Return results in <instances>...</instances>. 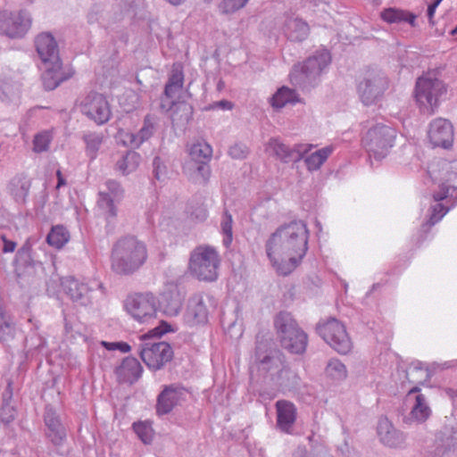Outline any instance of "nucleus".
Returning <instances> with one entry per match:
<instances>
[{"instance_id":"obj_27","label":"nucleus","mask_w":457,"mask_h":457,"mask_svg":"<svg viewBox=\"0 0 457 457\" xmlns=\"http://www.w3.org/2000/svg\"><path fill=\"white\" fill-rule=\"evenodd\" d=\"M183 172L189 180L196 184L205 185L211 176V169L207 162H187L183 166Z\"/></svg>"},{"instance_id":"obj_54","label":"nucleus","mask_w":457,"mask_h":457,"mask_svg":"<svg viewBox=\"0 0 457 457\" xmlns=\"http://www.w3.org/2000/svg\"><path fill=\"white\" fill-rule=\"evenodd\" d=\"M30 251H31V245L29 242H26L21 249H19L17 253V256L19 259L28 258L29 260L31 259L30 257Z\"/></svg>"},{"instance_id":"obj_31","label":"nucleus","mask_w":457,"mask_h":457,"mask_svg":"<svg viewBox=\"0 0 457 457\" xmlns=\"http://www.w3.org/2000/svg\"><path fill=\"white\" fill-rule=\"evenodd\" d=\"M334 148L331 145L322 147L308 155L303 156L302 160L304 161L306 169L310 172L319 170L324 162L328 160L333 153Z\"/></svg>"},{"instance_id":"obj_41","label":"nucleus","mask_w":457,"mask_h":457,"mask_svg":"<svg viewBox=\"0 0 457 457\" xmlns=\"http://www.w3.org/2000/svg\"><path fill=\"white\" fill-rule=\"evenodd\" d=\"M189 154L191 157L189 162H207L212 157V149L205 142H197L190 147Z\"/></svg>"},{"instance_id":"obj_37","label":"nucleus","mask_w":457,"mask_h":457,"mask_svg":"<svg viewBox=\"0 0 457 457\" xmlns=\"http://www.w3.org/2000/svg\"><path fill=\"white\" fill-rule=\"evenodd\" d=\"M141 161V156L133 151H129L123 154L116 162V170L123 175H128L135 171Z\"/></svg>"},{"instance_id":"obj_51","label":"nucleus","mask_w":457,"mask_h":457,"mask_svg":"<svg viewBox=\"0 0 457 457\" xmlns=\"http://www.w3.org/2000/svg\"><path fill=\"white\" fill-rule=\"evenodd\" d=\"M228 154L234 159H244L247 155V147L242 144H235L230 146Z\"/></svg>"},{"instance_id":"obj_9","label":"nucleus","mask_w":457,"mask_h":457,"mask_svg":"<svg viewBox=\"0 0 457 457\" xmlns=\"http://www.w3.org/2000/svg\"><path fill=\"white\" fill-rule=\"evenodd\" d=\"M446 166L447 179L440 185V190L433 194V198L436 202H440L447 197L457 199V162L449 165L444 162ZM449 211L443 204L436 203L431 206V214L428 220L429 226L437 223Z\"/></svg>"},{"instance_id":"obj_59","label":"nucleus","mask_w":457,"mask_h":457,"mask_svg":"<svg viewBox=\"0 0 457 457\" xmlns=\"http://www.w3.org/2000/svg\"><path fill=\"white\" fill-rule=\"evenodd\" d=\"M102 345L107 349V350H116L118 343H108V342H102Z\"/></svg>"},{"instance_id":"obj_42","label":"nucleus","mask_w":457,"mask_h":457,"mask_svg":"<svg viewBox=\"0 0 457 457\" xmlns=\"http://www.w3.org/2000/svg\"><path fill=\"white\" fill-rule=\"evenodd\" d=\"M326 375L335 381H342L347 377L345 365L337 359H331L325 370Z\"/></svg>"},{"instance_id":"obj_39","label":"nucleus","mask_w":457,"mask_h":457,"mask_svg":"<svg viewBox=\"0 0 457 457\" xmlns=\"http://www.w3.org/2000/svg\"><path fill=\"white\" fill-rule=\"evenodd\" d=\"M380 16L383 21L388 23H400L402 21H406L412 26L414 25L416 19L415 15L395 8L385 9L381 12Z\"/></svg>"},{"instance_id":"obj_40","label":"nucleus","mask_w":457,"mask_h":457,"mask_svg":"<svg viewBox=\"0 0 457 457\" xmlns=\"http://www.w3.org/2000/svg\"><path fill=\"white\" fill-rule=\"evenodd\" d=\"M70 239V233L62 225L54 226L46 237V242L56 249L62 248Z\"/></svg>"},{"instance_id":"obj_49","label":"nucleus","mask_w":457,"mask_h":457,"mask_svg":"<svg viewBox=\"0 0 457 457\" xmlns=\"http://www.w3.org/2000/svg\"><path fill=\"white\" fill-rule=\"evenodd\" d=\"M106 189L104 190L106 193H109V195L112 198H116L118 200H120L123 195V189L120 187V184L113 179H109L104 184Z\"/></svg>"},{"instance_id":"obj_8","label":"nucleus","mask_w":457,"mask_h":457,"mask_svg":"<svg viewBox=\"0 0 457 457\" xmlns=\"http://www.w3.org/2000/svg\"><path fill=\"white\" fill-rule=\"evenodd\" d=\"M446 92L443 81L431 76H423L417 79L415 98L420 112L431 115L439 104V100Z\"/></svg>"},{"instance_id":"obj_19","label":"nucleus","mask_w":457,"mask_h":457,"mask_svg":"<svg viewBox=\"0 0 457 457\" xmlns=\"http://www.w3.org/2000/svg\"><path fill=\"white\" fill-rule=\"evenodd\" d=\"M62 285L64 292L74 303L80 306H87L92 303L93 288L87 283L70 277L63 281Z\"/></svg>"},{"instance_id":"obj_50","label":"nucleus","mask_w":457,"mask_h":457,"mask_svg":"<svg viewBox=\"0 0 457 457\" xmlns=\"http://www.w3.org/2000/svg\"><path fill=\"white\" fill-rule=\"evenodd\" d=\"M189 208L191 217L195 219L196 220L204 221L208 216L207 208L204 204V203L197 204V206L195 207L190 205Z\"/></svg>"},{"instance_id":"obj_34","label":"nucleus","mask_w":457,"mask_h":457,"mask_svg":"<svg viewBox=\"0 0 457 457\" xmlns=\"http://www.w3.org/2000/svg\"><path fill=\"white\" fill-rule=\"evenodd\" d=\"M162 304L169 315H177L182 306V297L176 287L162 294Z\"/></svg>"},{"instance_id":"obj_58","label":"nucleus","mask_w":457,"mask_h":457,"mask_svg":"<svg viewBox=\"0 0 457 457\" xmlns=\"http://www.w3.org/2000/svg\"><path fill=\"white\" fill-rule=\"evenodd\" d=\"M118 350L122 353H127L130 350V346L127 343L119 342L117 345Z\"/></svg>"},{"instance_id":"obj_29","label":"nucleus","mask_w":457,"mask_h":457,"mask_svg":"<svg viewBox=\"0 0 457 457\" xmlns=\"http://www.w3.org/2000/svg\"><path fill=\"white\" fill-rule=\"evenodd\" d=\"M31 187V180L25 175L15 176L10 182L9 190L18 204H25Z\"/></svg>"},{"instance_id":"obj_21","label":"nucleus","mask_w":457,"mask_h":457,"mask_svg":"<svg viewBox=\"0 0 457 457\" xmlns=\"http://www.w3.org/2000/svg\"><path fill=\"white\" fill-rule=\"evenodd\" d=\"M377 429L379 440L384 445L397 448L404 445L405 434L396 429L387 418L379 419Z\"/></svg>"},{"instance_id":"obj_18","label":"nucleus","mask_w":457,"mask_h":457,"mask_svg":"<svg viewBox=\"0 0 457 457\" xmlns=\"http://www.w3.org/2000/svg\"><path fill=\"white\" fill-rule=\"evenodd\" d=\"M428 138L434 147L449 148L453 142V129L452 124L445 119H436L428 129Z\"/></svg>"},{"instance_id":"obj_2","label":"nucleus","mask_w":457,"mask_h":457,"mask_svg":"<svg viewBox=\"0 0 457 457\" xmlns=\"http://www.w3.org/2000/svg\"><path fill=\"white\" fill-rule=\"evenodd\" d=\"M147 260L145 245L135 237L120 238L112 246L111 268L118 275H131Z\"/></svg>"},{"instance_id":"obj_28","label":"nucleus","mask_w":457,"mask_h":457,"mask_svg":"<svg viewBox=\"0 0 457 457\" xmlns=\"http://www.w3.org/2000/svg\"><path fill=\"white\" fill-rule=\"evenodd\" d=\"M44 69L42 81L46 90H54L71 76H65L63 74L62 71V62H59L57 67H55V64H44Z\"/></svg>"},{"instance_id":"obj_1","label":"nucleus","mask_w":457,"mask_h":457,"mask_svg":"<svg viewBox=\"0 0 457 457\" xmlns=\"http://www.w3.org/2000/svg\"><path fill=\"white\" fill-rule=\"evenodd\" d=\"M309 230L302 220L278 227L265 243L266 255L278 274H290L308 250Z\"/></svg>"},{"instance_id":"obj_63","label":"nucleus","mask_w":457,"mask_h":457,"mask_svg":"<svg viewBox=\"0 0 457 457\" xmlns=\"http://www.w3.org/2000/svg\"><path fill=\"white\" fill-rule=\"evenodd\" d=\"M166 1L170 3L173 5H179L181 3H183L184 0H166Z\"/></svg>"},{"instance_id":"obj_33","label":"nucleus","mask_w":457,"mask_h":457,"mask_svg":"<svg viewBox=\"0 0 457 457\" xmlns=\"http://www.w3.org/2000/svg\"><path fill=\"white\" fill-rule=\"evenodd\" d=\"M414 394L415 401L411 407L410 415L415 421L423 423L430 417L432 411L427 396L420 392Z\"/></svg>"},{"instance_id":"obj_43","label":"nucleus","mask_w":457,"mask_h":457,"mask_svg":"<svg viewBox=\"0 0 457 457\" xmlns=\"http://www.w3.org/2000/svg\"><path fill=\"white\" fill-rule=\"evenodd\" d=\"M133 430L137 437L145 445L151 444L154 438V429L149 421H137L133 423Z\"/></svg>"},{"instance_id":"obj_44","label":"nucleus","mask_w":457,"mask_h":457,"mask_svg":"<svg viewBox=\"0 0 457 457\" xmlns=\"http://www.w3.org/2000/svg\"><path fill=\"white\" fill-rule=\"evenodd\" d=\"M119 201L116 198H112L109 193L105 191L99 192V197L97 200L98 207L107 215V217L114 218L117 214L114 202Z\"/></svg>"},{"instance_id":"obj_20","label":"nucleus","mask_w":457,"mask_h":457,"mask_svg":"<svg viewBox=\"0 0 457 457\" xmlns=\"http://www.w3.org/2000/svg\"><path fill=\"white\" fill-rule=\"evenodd\" d=\"M44 422L47 428L46 436L54 445H61L66 438V429L62 425L59 415L52 408L47 406L44 413Z\"/></svg>"},{"instance_id":"obj_64","label":"nucleus","mask_w":457,"mask_h":457,"mask_svg":"<svg viewBox=\"0 0 457 457\" xmlns=\"http://www.w3.org/2000/svg\"><path fill=\"white\" fill-rule=\"evenodd\" d=\"M451 34L457 39V26L451 31Z\"/></svg>"},{"instance_id":"obj_36","label":"nucleus","mask_w":457,"mask_h":457,"mask_svg":"<svg viewBox=\"0 0 457 457\" xmlns=\"http://www.w3.org/2000/svg\"><path fill=\"white\" fill-rule=\"evenodd\" d=\"M11 383H8L7 389L3 394V404L0 409V421L4 425H9L16 417L17 411L12 404Z\"/></svg>"},{"instance_id":"obj_57","label":"nucleus","mask_w":457,"mask_h":457,"mask_svg":"<svg viewBox=\"0 0 457 457\" xmlns=\"http://www.w3.org/2000/svg\"><path fill=\"white\" fill-rule=\"evenodd\" d=\"M7 89H9V87L2 88L0 87V99L2 101H5L10 98L9 92H7Z\"/></svg>"},{"instance_id":"obj_6","label":"nucleus","mask_w":457,"mask_h":457,"mask_svg":"<svg viewBox=\"0 0 457 457\" xmlns=\"http://www.w3.org/2000/svg\"><path fill=\"white\" fill-rule=\"evenodd\" d=\"M330 61L331 57L327 50L317 51L302 64L294 66L291 80L303 87L314 86Z\"/></svg>"},{"instance_id":"obj_30","label":"nucleus","mask_w":457,"mask_h":457,"mask_svg":"<svg viewBox=\"0 0 457 457\" xmlns=\"http://www.w3.org/2000/svg\"><path fill=\"white\" fill-rule=\"evenodd\" d=\"M184 85V73L180 64L172 66L168 81L164 87V96L168 99H174Z\"/></svg>"},{"instance_id":"obj_16","label":"nucleus","mask_w":457,"mask_h":457,"mask_svg":"<svg viewBox=\"0 0 457 457\" xmlns=\"http://www.w3.org/2000/svg\"><path fill=\"white\" fill-rule=\"evenodd\" d=\"M186 389L178 385L164 386L157 397L156 413L159 416L170 413L177 405L185 400Z\"/></svg>"},{"instance_id":"obj_60","label":"nucleus","mask_w":457,"mask_h":457,"mask_svg":"<svg viewBox=\"0 0 457 457\" xmlns=\"http://www.w3.org/2000/svg\"><path fill=\"white\" fill-rule=\"evenodd\" d=\"M57 177H58V184H57V187H60L61 186L64 185L65 184V180L64 179L62 178V173L60 170L57 171Z\"/></svg>"},{"instance_id":"obj_38","label":"nucleus","mask_w":457,"mask_h":457,"mask_svg":"<svg viewBox=\"0 0 457 457\" xmlns=\"http://www.w3.org/2000/svg\"><path fill=\"white\" fill-rule=\"evenodd\" d=\"M83 141L86 144L87 155L90 160H95L104 141L103 133L87 132L84 134Z\"/></svg>"},{"instance_id":"obj_62","label":"nucleus","mask_w":457,"mask_h":457,"mask_svg":"<svg viewBox=\"0 0 457 457\" xmlns=\"http://www.w3.org/2000/svg\"><path fill=\"white\" fill-rule=\"evenodd\" d=\"M275 360L273 357L270 356H265L263 360L262 361V364L264 366L267 363L273 362Z\"/></svg>"},{"instance_id":"obj_52","label":"nucleus","mask_w":457,"mask_h":457,"mask_svg":"<svg viewBox=\"0 0 457 457\" xmlns=\"http://www.w3.org/2000/svg\"><path fill=\"white\" fill-rule=\"evenodd\" d=\"M0 238L1 240L3 241L4 243V247L2 249V252L4 253H13L15 251V248L17 246V244L16 242L12 241V240H9L5 235L2 234L0 236Z\"/></svg>"},{"instance_id":"obj_23","label":"nucleus","mask_w":457,"mask_h":457,"mask_svg":"<svg viewBox=\"0 0 457 457\" xmlns=\"http://www.w3.org/2000/svg\"><path fill=\"white\" fill-rule=\"evenodd\" d=\"M405 373L409 383L416 385L409 390V397L414 395V393H419L420 391L419 386L428 382L431 377V373L428 367L420 361H411L407 367Z\"/></svg>"},{"instance_id":"obj_35","label":"nucleus","mask_w":457,"mask_h":457,"mask_svg":"<svg viewBox=\"0 0 457 457\" xmlns=\"http://www.w3.org/2000/svg\"><path fill=\"white\" fill-rule=\"evenodd\" d=\"M120 376L129 381L137 380L142 373V367L139 361L133 357H127L117 370Z\"/></svg>"},{"instance_id":"obj_15","label":"nucleus","mask_w":457,"mask_h":457,"mask_svg":"<svg viewBox=\"0 0 457 457\" xmlns=\"http://www.w3.org/2000/svg\"><path fill=\"white\" fill-rule=\"evenodd\" d=\"M313 146L314 145L312 144H295L288 145L281 142L278 138H270L268 142V149L284 163L298 162Z\"/></svg>"},{"instance_id":"obj_56","label":"nucleus","mask_w":457,"mask_h":457,"mask_svg":"<svg viewBox=\"0 0 457 457\" xmlns=\"http://www.w3.org/2000/svg\"><path fill=\"white\" fill-rule=\"evenodd\" d=\"M438 5L439 4L437 3L433 2L428 7V17L431 24H433V17Z\"/></svg>"},{"instance_id":"obj_25","label":"nucleus","mask_w":457,"mask_h":457,"mask_svg":"<svg viewBox=\"0 0 457 457\" xmlns=\"http://www.w3.org/2000/svg\"><path fill=\"white\" fill-rule=\"evenodd\" d=\"M283 30L291 41L302 42L308 37L310 27L303 19L291 16L286 20Z\"/></svg>"},{"instance_id":"obj_10","label":"nucleus","mask_w":457,"mask_h":457,"mask_svg":"<svg viewBox=\"0 0 457 457\" xmlns=\"http://www.w3.org/2000/svg\"><path fill=\"white\" fill-rule=\"evenodd\" d=\"M126 312L139 323H149L157 315V301L152 293L128 295L124 302Z\"/></svg>"},{"instance_id":"obj_5","label":"nucleus","mask_w":457,"mask_h":457,"mask_svg":"<svg viewBox=\"0 0 457 457\" xmlns=\"http://www.w3.org/2000/svg\"><path fill=\"white\" fill-rule=\"evenodd\" d=\"M220 258L217 250L211 245H201L190 253L188 269L190 273L199 280L215 281Z\"/></svg>"},{"instance_id":"obj_22","label":"nucleus","mask_w":457,"mask_h":457,"mask_svg":"<svg viewBox=\"0 0 457 457\" xmlns=\"http://www.w3.org/2000/svg\"><path fill=\"white\" fill-rule=\"evenodd\" d=\"M208 310L202 295L192 296L187 304L185 313V321L190 326L204 324L207 321Z\"/></svg>"},{"instance_id":"obj_26","label":"nucleus","mask_w":457,"mask_h":457,"mask_svg":"<svg viewBox=\"0 0 457 457\" xmlns=\"http://www.w3.org/2000/svg\"><path fill=\"white\" fill-rule=\"evenodd\" d=\"M154 125L150 116H146L144 120L143 127L137 133H124L123 142L125 145L132 147H139L145 141L148 140L154 134Z\"/></svg>"},{"instance_id":"obj_11","label":"nucleus","mask_w":457,"mask_h":457,"mask_svg":"<svg viewBox=\"0 0 457 457\" xmlns=\"http://www.w3.org/2000/svg\"><path fill=\"white\" fill-rule=\"evenodd\" d=\"M318 334L333 349L341 354H346L352 349L351 339L345 326L336 319H330L317 325Z\"/></svg>"},{"instance_id":"obj_45","label":"nucleus","mask_w":457,"mask_h":457,"mask_svg":"<svg viewBox=\"0 0 457 457\" xmlns=\"http://www.w3.org/2000/svg\"><path fill=\"white\" fill-rule=\"evenodd\" d=\"M232 224V215L228 211H225L221 219L220 228L224 236L222 242L227 248L230 246L233 241Z\"/></svg>"},{"instance_id":"obj_7","label":"nucleus","mask_w":457,"mask_h":457,"mask_svg":"<svg viewBox=\"0 0 457 457\" xmlns=\"http://www.w3.org/2000/svg\"><path fill=\"white\" fill-rule=\"evenodd\" d=\"M396 130L389 126L377 124L370 128L362 138V145L370 157L375 160L385 158L395 145Z\"/></svg>"},{"instance_id":"obj_61","label":"nucleus","mask_w":457,"mask_h":457,"mask_svg":"<svg viewBox=\"0 0 457 457\" xmlns=\"http://www.w3.org/2000/svg\"><path fill=\"white\" fill-rule=\"evenodd\" d=\"M64 329L66 333H70L72 330L71 325L70 324L66 318L64 319Z\"/></svg>"},{"instance_id":"obj_55","label":"nucleus","mask_w":457,"mask_h":457,"mask_svg":"<svg viewBox=\"0 0 457 457\" xmlns=\"http://www.w3.org/2000/svg\"><path fill=\"white\" fill-rule=\"evenodd\" d=\"M234 104L230 101L228 100H220L218 102H215L212 106L211 109L214 108H220L222 110H231L233 108Z\"/></svg>"},{"instance_id":"obj_17","label":"nucleus","mask_w":457,"mask_h":457,"mask_svg":"<svg viewBox=\"0 0 457 457\" xmlns=\"http://www.w3.org/2000/svg\"><path fill=\"white\" fill-rule=\"evenodd\" d=\"M37 53L44 64H55L61 62L58 45L51 33L42 32L35 38Z\"/></svg>"},{"instance_id":"obj_24","label":"nucleus","mask_w":457,"mask_h":457,"mask_svg":"<svg viewBox=\"0 0 457 457\" xmlns=\"http://www.w3.org/2000/svg\"><path fill=\"white\" fill-rule=\"evenodd\" d=\"M277 426L285 432L289 433L296 420V408L294 403L286 400L276 403Z\"/></svg>"},{"instance_id":"obj_4","label":"nucleus","mask_w":457,"mask_h":457,"mask_svg":"<svg viewBox=\"0 0 457 457\" xmlns=\"http://www.w3.org/2000/svg\"><path fill=\"white\" fill-rule=\"evenodd\" d=\"M274 325L281 346L294 354H302L305 352L308 337L299 327L291 313L280 312L275 318Z\"/></svg>"},{"instance_id":"obj_53","label":"nucleus","mask_w":457,"mask_h":457,"mask_svg":"<svg viewBox=\"0 0 457 457\" xmlns=\"http://www.w3.org/2000/svg\"><path fill=\"white\" fill-rule=\"evenodd\" d=\"M12 325L7 321H4L0 324V340H6V337L12 336Z\"/></svg>"},{"instance_id":"obj_3","label":"nucleus","mask_w":457,"mask_h":457,"mask_svg":"<svg viewBox=\"0 0 457 457\" xmlns=\"http://www.w3.org/2000/svg\"><path fill=\"white\" fill-rule=\"evenodd\" d=\"M169 331H170V325L162 321L160 326L141 336L142 343L138 346L139 354L150 370H161L173 357V351L170 344L154 339Z\"/></svg>"},{"instance_id":"obj_48","label":"nucleus","mask_w":457,"mask_h":457,"mask_svg":"<svg viewBox=\"0 0 457 457\" xmlns=\"http://www.w3.org/2000/svg\"><path fill=\"white\" fill-rule=\"evenodd\" d=\"M153 172L157 180H164L167 178V166L160 156H155L153 160Z\"/></svg>"},{"instance_id":"obj_46","label":"nucleus","mask_w":457,"mask_h":457,"mask_svg":"<svg viewBox=\"0 0 457 457\" xmlns=\"http://www.w3.org/2000/svg\"><path fill=\"white\" fill-rule=\"evenodd\" d=\"M249 0H222L219 5V11L222 14H231L246 5Z\"/></svg>"},{"instance_id":"obj_47","label":"nucleus","mask_w":457,"mask_h":457,"mask_svg":"<svg viewBox=\"0 0 457 457\" xmlns=\"http://www.w3.org/2000/svg\"><path fill=\"white\" fill-rule=\"evenodd\" d=\"M52 140L51 134L48 131H43L37 134L33 140V150L36 153H42L48 150Z\"/></svg>"},{"instance_id":"obj_12","label":"nucleus","mask_w":457,"mask_h":457,"mask_svg":"<svg viewBox=\"0 0 457 457\" xmlns=\"http://www.w3.org/2000/svg\"><path fill=\"white\" fill-rule=\"evenodd\" d=\"M388 81L386 76L379 71H369L357 86V92L361 101L365 105L374 104L386 90Z\"/></svg>"},{"instance_id":"obj_13","label":"nucleus","mask_w":457,"mask_h":457,"mask_svg":"<svg viewBox=\"0 0 457 457\" xmlns=\"http://www.w3.org/2000/svg\"><path fill=\"white\" fill-rule=\"evenodd\" d=\"M31 27L30 15L26 11L0 12V34L10 38H21Z\"/></svg>"},{"instance_id":"obj_32","label":"nucleus","mask_w":457,"mask_h":457,"mask_svg":"<svg viewBox=\"0 0 457 457\" xmlns=\"http://www.w3.org/2000/svg\"><path fill=\"white\" fill-rule=\"evenodd\" d=\"M300 102L299 96L295 89L287 87H281L270 97V104L274 109H281L287 104H295Z\"/></svg>"},{"instance_id":"obj_14","label":"nucleus","mask_w":457,"mask_h":457,"mask_svg":"<svg viewBox=\"0 0 457 457\" xmlns=\"http://www.w3.org/2000/svg\"><path fill=\"white\" fill-rule=\"evenodd\" d=\"M81 112L96 123H106L112 112L107 99L99 93L90 92L81 102Z\"/></svg>"}]
</instances>
